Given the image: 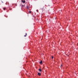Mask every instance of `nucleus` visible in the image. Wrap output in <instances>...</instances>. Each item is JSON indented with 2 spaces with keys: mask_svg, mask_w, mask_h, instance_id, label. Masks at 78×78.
<instances>
[{
  "mask_svg": "<svg viewBox=\"0 0 78 78\" xmlns=\"http://www.w3.org/2000/svg\"><path fill=\"white\" fill-rule=\"evenodd\" d=\"M39 70L40 71V72H41L42 71V70L41 69H39Z\"/></svg>",
  "mask_w": 78,
  "mask_h": 78,
  "instance_id": "nucleus-6",
  "label": "nucleus"
},
{
  "mask_svg": "<svg viewBox=\"0 0 78 78\" xmlns=\"http://www.w3.org/2000/svg\"><path fill=\"white\" fill-rule=\"evenodd\" d=\"M2 3H3V2H2Z\"/></svg>",
  "mask_w": 78,
  "mask_h": 78,
  "instance_id": "nucleus-13",
  "label": "nucleus"
},
{
  "mask_svg": "<svg viewBox=\"0 0 78 78\" xmlns=\"http://www.w3.org/2000/svg\"><path fill=\"white\" fill-rule=\"evenodd\" d=\"M29 13H31V11H29Z\"/></svg>",
  "mask_w": 78,
  "mask_h": 78,
  "instance_id": "nucleus-9",
  "label": "nucleus"
},
{
  "mask_svg": "<svg viewBox=\"0 0 78 78\" xmlns=\"http://www.w3.org/2000/svg\"><path fill=\"white\" fill-rule=\"evenodd\" d=\"M22 2H23V3H25V1H23L22 0Z\"/></svg>",
  "mask_w": 78,
  "mask_h": 78,
  "instance_id": "nucleus-1",
  "label": "nucleus"
},
{
  "mask_svg": "<svg viewBox=\"0 0 78 78\" xmlns=\"http://www.w3.org/2000/svg\"><path fill=\"white\" fill-rule=\"evenodd\" d=\"M38 75H39V76H41V73H38Z\"/></svg>",
  "mask_w": 78,
  "mask_h": 78,
  "instance_id": "nucleus-2",
  "label": "nucleus"
},
{
  "mask_svg": "<svg viewBox=\"0 0 78 78\" xmlns=\"http://www.w3.org/2000/svg\"><path fill=\"white\" fill-rule=\"evenodd\" d=\"M52 59H53V56H52Z\"/></svg>",
  "mask_w": 78,
  "mask_h": 78,
  "instance_id": "nucleus-8",
  "label": "nucleus"
},
{
  "mask_svg": "<svg viewBox=\"0 0 78 78\" xmlns=\"http://www.w3.org/2000/svg\"><path fill=\"white\" fill-rule=\"evenodd\" d=\"M27 36V33H26V35H24V37H26Z\"/></svg>",
  "mask_w": 78,
  "mask_h": 78,
  "instance_id": "nucleus-3",
  "label": "nucleus"
},
{
  "mask_svg": "<svg viewBox=\"0 0 78 78\" xmlns=\"http://www.w3.org/2000/svg\"><path fill=\"white\" fill-rule=\"evenodd\" d=\"M40 64H42V61H41L40 62Z\"/></svg>",
  "mask_w": 78,
  "mask_h": 78,
  "instance_id": "nucleus-4",
  "label": "nucleus"
},
{
  "mask_svg": "<svg viewBox=\"0 0 78 78\" xmlns=\"http://www.w3.org/2000/svg\"><path fill=\"white\" fill-rule=\"evenodd\" d=\"M22 6H23V5H22Z\"/></svg>",
  "mask_w": 78,
  "mask_h": 78,
  "instance_id": "nucleus-12",
  "label": "nucleus"
},
{
  "mask_svg": "<svg viewBox=\"0 0 78 78\" xmlns=\"http://www.w3.org/2000/svg\"><path fill=\"white\" fill-rule=\"evenodd\" d=\"M37 12H38V10H37Z\"/></svg>",
  "mask_w": 78,
  "mask_h": 78,
  "instance_id": "nucleus-11",
  "label": "nucleus"
},
{
  "mask_svg": "<svg viewBox=\"0 0 78 78\" xmlns=\"http://www.w3.org/2000/svg\"><path fill=\"white\" fill-rule=\"evenodd\" d=\"M27 9H29V7H28V6H27Z\"/></svg>",
  "mask_w": 78,
  "mask_h": 78,
  "instance_id": "nucleus-5",
  "label": "nucleus"
},
{
  "mask_svg": "<svg viewBox=\"0 0 78 78\" xmlns=\"http://www.w3.org/2000/svg\"><path fill=\"white\" fill-rule=\"evenodd\" d=\"M3 9H4V10H5V9H6V8H3Z\"/></svg>",
  "mask_w": 78,
  "mask_h": 78,
  "instance_id": "nucleus-7",
  "label": "nucleus"
},
{
  "mask_svg": "<svg viewBox=\"0 0 78 78\" xmlns=\"http://www.w3.org/2000/svg\"><path fill=\"white\" fill-rule=\"evenodd\" d=\"M62 65H61V67H62Z\"/></svg>",
  "mask_w": 78,
  "mask_h": 78,
  "instance_id": "nucleus-10",
  "label": "nucleus"
}]
</instances>
